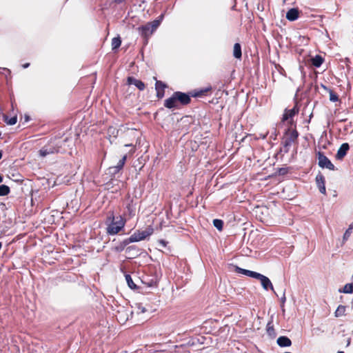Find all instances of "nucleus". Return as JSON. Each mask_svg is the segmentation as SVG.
Segmentation results:
<instances>
[{
  "label": "nucleus",
  "instance_id": "nucleus-14",
  "mask_svg": "<svg viewBox=\"0 0 353 353\" xmlns=\"http://www.w3.org/2000/svg\"><path fill=\"white\" fill-rule=\"evenodd\" d=\"M235 272L236 273L241 274H243V275H245V276H248L249 277L254 278V279H256V276L259 274V272L246 270V269H243V268H241L236 265L235 266Z\"/></svg>",
  "mask_w": 353,
  "mask_h": 353
},
{
  "label": "nucleus",
  "instance_id": "nucleus-5",
  "mask_svg": "<svg viewBox=\"0 0 353 353\" xmlns=\"http://www.w3.org/2000/svg\"><path fill=\"white\" fill-rule=\"evenodd\" d=\"M318 165L322 169H328L330 170H334L335 166L331 161L323 154L322 152H318Z\"/></svg>",
  "mask_w": 353,
  "mask_h": 353
},
{
  "label": "nucleus",
  "instance_id": "nucleus-40",
  "mask_svg": "<svg viewBox=\"0 0 353 353\" xmlns=\"http://www.w3.org/2000/svg\"><path fill=\"white\" fill-rule=\"evenodd\" d=\"M149 287H153V286H155L157 285V282L153 281V280H151L149 283H147Z\"/></svg>",
  "mask_w": 353,
  "mask_h": 353
},
{
  "label": "nucleus",
  "instance_id": "nucleus-49",
  "mask_svg": "<svg viewBox=\"0 0 353 353\" xmlns=\"http://www.w3.org/2000/svg\"><path fill=\"white\" fill-rule=\"evenodd\" d=\"M26 121H28L29 120V117L28 116L26 117Z\"/></svg>",
  "mask_w": 353,
  "mask_h": 353
},
{
  "label": "nucleus",
  "instance_id": "nucleus-22",
  "mask_svg": "<svg viewBox=\"0 0 353 353\" xmlns=\"http://www.w3.org/2000/svg\"><path fill=\"white\" fill-rule=\"evenodd\" d=\"M211 89H212L211 87H208L205 88L198 90H194L192 92H190V94H191V97H200L205 95V94L207 92L211 90Z\"/></svg>",
  "mask_w": 353,
  "mask_h": 353
},
{
  "label": "nucleus",
  "instance_id": "nucleus-33",
  "mask_svg": "<svg viewBox=\"0 0 353 353\" xmlns=\"http://www.w3.org/2000/svg\"><path fill=\"white\" fill-rule=\"evenodd\" d=\"M118 132V130L112 126L109 127L108 129V134L112 135L114 137H117Z\"/></svg>",
  "mask_w": 353,
  "mask_h": 353
},
{
  "label": "nucleus",
  "instance_id": "nucleus-31",
  "mask_svg": "<svg viewBox=\"0 0 353 353\" xmlns=\"http://www.w3.org/2000/svg\"><path fill=\"white\" fill-rule=\"evenodd\" d=\"M213 225L219 231H221L223 228V221L221 219H215L213 220Z\"/></svg>",
  "mask_w": 353,
  "mask_h": 353
},
{
  "label": "nucleus",
  "instance_id": "nucleus-12",
  "mask_svg": "<svg viewBox=\"0 0 353 353\" xmlns=\"http://www.w3.org/2000/svg\"><path fill=\"white\" fill-rule=\"evenodd\" d=\"M127 83L128 85H134L141 91L143 90L145 88V83L142 81L137 79L134 77H128Z\"/></svg>",
  "mask_w": 353,
  "mask_h": 353
},
{
  "label": "nucleus",
  "instance_id": "nucleus-29",
  "mask_svg": "<svg viewBox=\"0 0 353 353\" xmlns=\"http://www.w3.org/2000/svg\"><path fill=\"white\" fill-rule=\"evenodd\" d=\"M10 192L9 186L2 184L0 185V196H3L8 195Z\"/></svg>",
  "mask_w": 353,
  "mask_h": 353
},
{
  "label": "nucleus",
  "instance_id": "nucleus-11",
  "mask_svg": "<svg viewBox=\"0 0 353 353\" xmlns=\"http://www.w3.org/2000/svg\"><path fill=\"white\" fill-rule=\"evenodd\" d=\"M349 149L350 145L347 143H342L336 152V159L337 160H342L347 154V152L349 150Z\"/></svg>",
  "mask_w": 353,
  "mask_h": 353
},
{
  "label": "nucleus",
  "instance_id": "nucleus-19",
  "mask_svg": "<svg viewBox=\"0 0 353 353\" xmlns=\"http://www.w3.org/2000/svg\"><path fill=\"white\" fill-rule=\"evenodd\" d=\"M140 34L143 37H148L151 35L153 32H150L151 28L148 23L144 26H141L138 28Z\"/></svg>",
  "mask_w": 353,
  "mask_h": 353
},
{
  "label": "nucleus",
  "instance_id": "nucleus-46",
  "mask_svg": "<svg viewBox=\"0 0 353 353\" xmlns=\"http://www.w3.org/2000/svg\"><path fill=\"white\" fill-rule=\"evenodd\" d=\"M146 310L145 309V307H142L141 308V312H145Z\"/></svg>",
  "mask_w": 353,
  "mask_h": 353
},
{
  "label": "nucleus",
  "instance_id": "nucleus-18",
  "mask_svg": "<svg viewBox=\"0 0 353 353\" xmlns=\"http://www.w3.org/2000/svg\"><path fill=\"white\" fill-rule=\"evenodd\" d=\"M276 343L281 347H290L292 345L291 340L285 336H279L277 339Z\"/></svg>",
  "mask_w": 353,
  "mask_h": 353
},
{
  "label": "nucleus",
  "instance_id": "nucleus-50",
  "mask_svg": "<svg viewBox=\"0 0 353 353\" xmlns=\"http://www.w3.org/2000/svg\"><path fill=\"white\" fill-rule=\"evenodd\" d=\"M337 353H344L343 351H339Z\"/></svg>",
  "mask_w": 353,
  "mask_h": 353
},
{
  "label": "nucleus",
  "instance_id": "nucleus-8",
  "mask_svg": "<svg viewBox=\"0 0 353 353\" xmlns=\"http://www.w3.org/2000/svg\"><path fill=\"white\" fill-rule=\"evenodd\" d=\"M316 184L317 188H319V192L323 194H326V188H325V179L324 176L321 174V172H319L316 176Z\"/></svg>",
  "mask_w": 353,
  "mask_h": 353
},
{
  "label": "nucleus",
  "instance_id": "nucleus-10",
  "mask_svg": "<svg viewBox=\"0 0 353 353\" xmlns=\"http://www.w3.org/2000/svg\"><path fill=\"white\" fill-rule=\"evenodd\" d=\"M299 108H298L297 105H295L290 110L285 109L283 114L282 121H285L290 119H292L293 117H294L296 114L299 113Z\"/></svg>",
  "mask_w": 353,
  "mask_h": 353
},
{
  "label": "nucleus",
  "instance_id": "nucleus-4",
  "mask_svg": "<svg viewBox=\"0 0 353 353\" xmlns=\"http://www.w3.org/2000/svg\"><path fill=\"white\" fill-rule=\"evenodd\" d=\"M153 232L154 230L151 226L147 228L145 230L143 231L137 230L129 237V241L131 243H135L144 240L148 236H150Z\"/></svg>",
  "mask_w": 353,
  "mask_h": 353
},
{
  "label": "nucleus",
  "instance_id": "nucleus-24",
  "mask_svg": "<svg viewBox=\"0 0 353 353\" xmlns=\"http://www.w3.org/2000/svg\"><path fill=\"white\" fill-rule=\"evenodd\" d=\"M322 87L327 90L329 92V94H330V101H332V102H336L338 101H339V96L337 95V94H336L334 92H333V90H332L330 88H327L326 86L322 85Z\"/></svg>",
  "mask_w": 353,
  "mask_h": 353
},
{
  "label": "nucleus",
  "instance_id": "nucleus-2",
  "mask_svg": "<svg viewBox=\"0 0 353 353\" xmlns=\"http://www.w3.org/2000/svg\"><path fill=\"white\" fill-rule=\"evenodd\" d=\"M299 135V134L296 129H292L291 128L286 129L282 141L283 147L281 149V152L285 154L288 153L290 146L292 143L296 142Z\"/></svg>",
  "mask_w": 353,
  "mask_h": 353
},
{
  "label": "nucleus",
  "instance_id": "nucleus-48",
  "mask_svg": "<svg viewBox=\"0 0 353 353\" xmlns=\"http://www.w3.org/2000/svg\"><path fill=\"white\" fill-rule=\"evenodd\" d=\"M2 158V152L0 151V159Z\"/></svg>",
  "mask_w": 353,
  "mask_h": 353
},
{
  "label": "nucleus",
  "instance_id": "nucleus-45",
  "mask_svg": "<svg viewBox=\"0 0 353 353\" xmlns=\"http://www.w3.org/2000/svg\"><path fill=\"white\" fill-rule=\"evenodd\" d=\"M350 341H351V339L348 338L347 340V346L350 345Z\"/></svg>",
  "mask_w": 353,
  "mask_h": 353
},
{
  "label": "nucleus",
  "instance_id": "nucleus-43",
  "mask_svg": "<svg viewBox=\"0 0 353 353\" xmlns=\"http://www.w3.org/2000/svg\"><path fill=\"white\" fill-rule=\"evenodd\" d=\"M125 0H114V2L117 3H121L123 2Z\"/></svg>",
  "mask_w": 353,
  "mask_h": 353
},
{
  "label": "nucleus",
  "instance_id": "nucleus-37",
  "mask_svg": "<svg viewBox=\"0 0 353 353\" xmlns=\"http://www.w3.org/2000/svg\"><path fill=\"white\" fill-rule=\"evenodd\" d=\"M119 171H120V170H119V168L116 165L113 166V167H110L109 168L110 173H111L112 174H115L118 173Z\"/></svg>",
  "mask_w": 353,
  "mask_h": 353
},
{
  "label": "nucleus",
  "instance_id": "nucleus-25",
  "mask_svg": "<svg viewBox=\"0 0 353 353\" xmlns=\"http://www.w3.org/2000/svg\"><path fill=\"white\" fill-rule=\"evenodd\" d=\"M3 119L5 123L10 125H13L17 122V117L16 115L9 118L7 115L3 114Z\"/></svg>",
  "mask_w": 353,
  "mask_h": 353
},
{
  "label": "nucleus",
  "instance_id": "nucleus-27",
  "mask_svg": "<svg viewBox=\"0 0 353 353\" xmlns=\"http://www.w3.org/2000/svg\"><path fill=\"white\" fill-rule=\"evenodd\" d=\"M121 44V39L120 37H114L112 40V50H115L118 49Z\"/></svg>",
  "mask_w": 353,
  "mask_h": 353
},
{
  "label": "nucleus",
  "instance_id": "nucleus-17",
  "mask_svg": "<svg viewBox=\"0 0 353 353\" xmlns=\"http://www.w3.org/2000/svg\"><path fill=\"white\" fill-rule=\"evenodd\" d=\"M272 323H273V316H271V319L267 323L266 332H267L268 335L271 339H274L276 336V333L275 332V330L274 328V325H273Z\"/></svg>",
  "mask_w": 353,
  "mask_h": 353
},
{
  "label": "nucleus",
  "instance_id": "nucleus-28",
  "mask_svg": "<svg viewBox=\"0 0 353 353\" xmlns=\"http://www.w3.org/2000/svg\"><path fill=\"white\" fill-rule=\"evenodd\" d=\"M125 281L127 282V284L130 289H132V290L137 289V285L133 282L132 279L130 274H125Z\"/></svg>",
  "mask_w": 353,
  "mask_h": 353
},
{
  "label": "nucleus",
  "instance_id": "nucleus-20",
  "mask_svg": "<svg viewBox=\"0 0 353 353\" xmlns=\"http://www.w3.org/2000/svg\"><path fill=\"white\" fill-rule=\"evenodd\" d=\"M125 253L130 256L129 258L132 259L139 255V250L135 245H131L125 248Z\"/></svg>",
  "mask_w": 353,
  "mask_h": 353
},
{
  "label": "nucleus",
  "instance_id": "nucleus-9",
  "mask_svg": "<svg viewBox=\"0 0 353 353\" xmlns=\"http://www.w3.org/2000/svg\"><path fill=\"white\" fill-rule=\"evenodd\" d=\"M167 88V85L161 81H156L155 90L157 91V97L158 99H162L165 94V89Z\"/></svg>",
  "mask_w": 353,
  "mask_h": 353
},
{
  "label": "nucleus",
  "instance_id": "nucleus-41",
  "mask_svg": "<svg viewBox=\"0 0 353 353\" xmlns=\"http://www.w3.org/2000/svg\"><path fill=\"white\" fill-rule=\"evenodd\" d=\"M0 70H6V71H7V72H8V74L9 75H10V73H11L10 70L9 69H8V68H0Z\"/></svg>",
  "mask_w": 353,
  "mask_h": 353
},
{
  "label": "nucleus",
  "instance_id": "nucleus-13",
  "mask_svg": "<svg viewBox=\"0 0 353 353\" xmlns=\"http://www.w3.org/2000/svg\"><path fill=\"white\" fill-rule=\"evenodd\" d=\"M178 104L179 103L177 101V99H176L174 92L170 97L165 99L164 101V106L168 109L176 108L178 107Z\"/></svg>",
  "mask_w": 353,
  "mask_h": 353
},
{
  "label": "nucleus",
  "instance_id": "nucleus-23",
  "mask_svg": "<svg viewBox=\"0 0 353 353\" xmlns=\"http://www.w3.org/2000/svg\"><path fill=\"white\" fill-rule=\"evenodd\" d=\"M233 56L236 59H241L242 57L241 46L239 43H236L234 45Z\"/></svg>",
  "mask_w": 353,
  "mask_h": 353
},
{
  "label": "nucleus",
  "instance_id": "nucleus-35",
  "mask_svg": "<svg viewBox=\"0 0 353 353\" xmlns=\"http://www.w3.org/2000/svg\"><path fill=\"white\" fill-rule=\"evenodd\" d=\"M127 159V155H124L121 159H120L119 161V162L117 163V165H116L119 170H121L123 168V165L125 163V161Z\"/></svg>",
  "mask_w": 353,
  "mask_h": 353
},
{
  "label": "nucleus",
  "instance_id": "nucleus-39",
  "mask_svg": "<svg viewBox=\"0 0 353 353\" xmlns=\"http://www.w3.org/2000/svg\"><path fill=\"white\" fill-rule=\"evenodd\" d=\"M159 243L161 244L163 247H165L167 245V241L163 239H160L159 241Z\"/></svg>",
  "mask_w": 353,
  "mask_h": 353
},
{
  "label": "nucleus",
  "instance_id": "nucleus-3",
  "mask_svg": "<svg viewBox=\"0 0 353 353\" xmlns=\"http://www.w3.org/2000/svg\"><path fill=\"white\" fill-rule=\"evenodd\" d=\"M61 148V141L59 139H54L50 141L47 145L42 147L39 150V155L41 157H45L47 155L52 154L59 152Z\"/></svg>",
  "mask_w": 353,
  "mask_h": 353
},
{
  "label": "nucleus",
  "instance_id": "nucleus-21",
  "mask_svg": "<svg viewBox=\"0 0 353 353\" xmlns=\"http://www.w3.org/2000/svg\"><path fill=\"white\" fill-rule=\"evenodd\" d=\"M130 243H131V242L129 241V238L125 239L123 241L120 242L117 245H116L113 250L117 252H121L124 250L126 246Z\"/></svg>",
  "mask_w": 353,
  "mask_h": 353
},
{
  "label": "nucleus",
  "instance_id": "nucleus-36",
  "mask_svg": "<svg viewBox=\"0 0 353 353\" xmlns=\"http://www.w3.org/2000/svg\"><path fill=\"white\" fill-rule=\"evenodd\" d=\"M288 172V168H278V170L276 173L280 176H283L286 174Z\"/></svg>",
  "mask_w": 353,
  "mask_h": 353
},
{
  "label": "nucleus",
  "instance_id": "nucleus-32",
  "mask_svg": "<svg viewBox=\"0 0 353 353\" xmlns=\"http://www.w3.org/2000/svg\"><path fill=\"white\" fill-rule=\"evenodd\" d=\"M345 307L343 305H339L335 311V316L336 317L341 316L345 314Z\"/></svg>",
  "mask_w": 353,
  "mask_h": 353
},
{
  "label": "nucleus",
  "instance_id": "nucleus-26",
  "mask_svg": "<svg viewBox=\"0 0 353 353\" xmlns=\"http://www.w3.org/2000/svg\"><path fill=\"white\" fill-rule=\"evenodd\" d=\"M323 62V59L320 55H316L312 59V64L313 66L316 68H319Z\"/></svg>",
  "mask_w": 353,
  "mask_h": 353
},
{
  "label": "nucleus",
  "instance_id": "nucleus-38",
  "mask_svg": "<svg viewBox=\"0 0 353 353\" xmlns=\"http://www.w3.org/2000/svg\"><path fill=\"white\" fill-rule=\"evenodd\" d=\"M286 301V297H285V290L283 291V296L281 298V307H284V304Z\"/></svg>",
  "mask_w": 353,
  "mask_h": 353
},
{
  "label": "nucleus",
  "instance_id": "nucleus-51",
  "mask_svg": "<svg viewBox=\"0 0 353 353\" xmlns=\"http://www.w3.org/2000/svg\"><path fill=\"white\" fill-rule=\"evenodd\" d=\"M287 0H283V3H285Z\"/></svg>",
  "mask_w": 353,
  "mask_h": 353
},
{
  "label": "nucleus",
  "instance_id": "nucleus-6",
  "mask_svg": "<svg viewBox=\"0 0 353 353\" xmlns=\"http://www.w3.org/2000/svg\"><path fill=\"white\" fill-rule=\"evenodd\" d=\"M174 94L176 96V99L179 103L182 105H186L189 104L191 101V94L190 92L185 93L180 91L174 92Z\"/></svg>",
  "mask_w": 353,
  "mask_h": 353
},
{
  "label": "nucleus",
  "instance_id": "nucleus-42",
  "mask_svg": "<svg viewBox=\"0 0 353 353\" xmlns=\"http://www.w3.org/2000/svg\"><path fill=\"white\" fill-rule=\"evenodd\" d=\"M30 65V63H24L22 66L23 68H28Z\"/></svg>",
  "mask_w": 353,
  "mask_h": 353
},
{
  "label": "nucleus",
  "instance_id": "nucleus-15",
  "mask_svg": "<svg viewBox=\"0 0 353 353\" xmlns=\"http://www.w3.org/2000/svg\"><path fill=\"white\" fill-rule=\"evenodd\" d=\"M299 10L297 8H290L286 13V19L290 21H294L299 18Z\"/></svg>",
  "mask_w": 353,
  "mask_h": 353
},
{
  "label": "nucleus",
  "instance_id": "nucleus-44",
  "mask_svg": "<svg viewBox=\"0 0 353 353\" xmlns=\"http://www.w3.org/2000/svg\"><path fill=\"white\" fill-rule=\"evenodd\" d=\"M267 135H268V133H266L265 134H261V137H262L263 139H266Z\"/></svg>",
  "mask_w": 353,
  "mask_h": 353
},
{
  "label": "nucleus",
  "instance_id": "nucleus-30",
  "mask_svg": "<svg viewBox=\"0 0 353 353\" xmlns=\"http://www.w3.org/2000/svg\"><path fill=\"white\" fill-rule=\"evenodd\" d=\"M341 292L345 294H351L353 292V284L352 283H347L344 285L342 290H340Z\"/></svg>",
  "mask_w": 353,
  "mask_h": 353
},
{
  "label": "nucleus",
  "instance_id": "nucleus-1",
  "mask_svg": "<svg viewBox=\"0 0 353 353\" xmlns=\"http://www.w3.org/2000/svg\"><path fill=\"white\" fill-rule=\"evenodd\" d=\"M126 220L121 215L115 216L113 211H109L105 221L108 235H115L125 227Z\"/></svg>",
  "mask_w": 353,
  "mask_h": 353
},
{
  "label": "nucleus",
  "instance_id": "nucleus-7",
  "mask_svg": "<svg viewBox=\"0 0 353 353\" xmlns=\"http://www.w3.org/2000/svg\"><path fill=\"white\" fill-rule=\"evenodd\" d=\"M256 279H258L261 281V284L265 290H271L277 296V294H276V292L274 290V287L272 285V283L268 277L259 273L256 277Z\"/></svg>",
  "mask_w": 353,
  "mask_h": 353
},
{
  "label": "nucleus",
  "instance_id": "nucleus-16",
  "mask_svg": "<svg viewBox=\"0 0 353 353\" xmlns=\"http://www.w3.org/2000/svg\"><path fill=\"white\" fill-rule=\"evenodd\" d=\"M163 18H164V14L162 13L154 21H152L151 22H148V24L150 25V26L151 28L150 32H154L157 29V28L160 26L162 21L163 20Z\"/></svg>",
  "mask_w": 353,
  "mask_h": 353
},
{
  "label": "nucleus",
  "instance_id": "nucleus-47",
  "mask_svg": "<svg viewBox=\"0 0 353 353\" xmlns=\"http://www.w3.org/2000/svg\"><path fill=\"white\" fill-rule=\"evenodd\" d=\"M281 308L282 312L284 313V312H285V308H284V307H281Z\"/></svg>",
  "mask_w": 353,
  "mask_h": 353
},
{
  "label": "nucleus",
  "instance_id": "nucleus-34",
  "mask_svg": "<svg viewBox=\"0 0 353 353\" xmlns=\"http://www.w3.org/2000/svg\"><path fill=\"white\" fill-rule=\"evenodd\" d=\"M352 229H353V226L350 225V227L345 230V232L343 234V239L344 241H347L348 239V238L351 235Z\"/></svg>",
  "mask_w": 353,
  "mask_h": 353
}]
</instances>
